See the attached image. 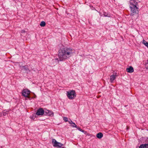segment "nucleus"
Returning <instances> with one entry per match:
<instances>
[{
  "mask_svg": "<svg viewBox=\"0 0 148 148\" xmlns=\"http://www.w3.org/2000/svg\"><path fill=\"white\" fill-rule=\"evenodd\" d=\"M143 43L146 47L148 45V43L144 40H143Z\"/></svg>",
  "mask_w": 148,
  "mask_h": 148,
  "instance_id": "14",
  "label": "nucleus"
},
{
  "mask_svg": "<svg viewBox=\"0 0 148 148\" xmlns=\"http://www.w3.org/2000/svg\"><path fill=\"white\" fill-rule=\"evenodd\" d=\"M67 96L70 99H74L76 97V93L75 90H71L67 92Z\"/></svg>",
  "mask_w": 148,
  "mask_h": 148,
  "instance_id": "3",
  "label": "nucleus"
},
{
  "mask_svg": "<svg viewBox=\"0 0 148 148\" xmlns=\"http://www.w3.org/2000/svg\"><path fill=\"white\" fill-rule=\"evenodd\" d=\"M23 67H24V69H25L26 70V71L28 70V69L27 67H26L25 66H24Z\"/></svg>",
  "mask_w": 148,
  "mask_h": 148,
  "instance_id": "19",
  "label": "nucleus"
},
{
  "mask_svg": "<svg viewBox=\"0 0 148 148\" xmlns=\"http://www.w3.org/2000/svg\"><path fill=\"white\" fill-rule=\"evenodd\" d=\"M45 25L46 23L44 21H42L40 24V25L41 27H44L45 26Z\"/></svg>",
  "mask_w": 148,
  "mask_h": 148,
  "instance_id": "13",
  "label": "nucleus"
},
{
  "mask_svg": "<svg viewBox=\"0 0 148 148\" xmlns=\"http://www.w3.org/2000/svg\"><path fill=\"white\" fill-rule=\"evenodd\" d=\"M126 70L127 72L129 73H132L134 71V69L132 66H130L129 68H127Z\"/></svg>",
  "mask_w": 148,
  "mask_h": 148,
  "instance_id": "9",
  "label": "nucleus"
},
{
  "mask_svg": "<svg viewBox=\"0 0 148 148\" xmlns=\"http://www.w3.org/2000/svg\"><path fill=\"white\" fill-rule=\"evenodd\" d=\"M63 119L65 122L68 121V118L66 117H63Z\"/></svg>",
  "mask_w": 148,
  "mask_h": 148,
  "instance_id": "16",
  "label": "nucleus"
},
{
  "mask_svg": "<svg viewBox=\"0 0 148 148\" xmlns=\"http://www.w3.org/2000/svg\"><path fill=\"white\" fill-rule=\"evenodd\" d=\"M76 128H77L80 131L83 133H84L85 134L86 132L84 131V130H83L81 129L79 127H76Z\"/></svg>",
  "mask_w": 148,
  "mask_h": 148,
  "instance_id": "15",
  "label": "nucleus"
},
{
  "mask_svg": "<svg viewBox=\"0 0 148 148\" xmlns=\"http://www.w3.org/2000/svg\"><path fill=\"white\" fill-rule=\"evenodd\" d=\"M129 7L131 11L130 16H133L139 12V5L136 0H130Z\"/></svg>",
  "mask_w": 148,
  "mask_h": 148,
  "instance_id": "2",
  "label": "nucleus"
},
{
  "mask_svg": "<svg viewBox=\"0 0 148 148\" xmlns=\"http://www.w3.org/2000/svg\"><path fill=\"white\" fill-rule=\"evenodd\" d=\"M146 142L147 143L141 145L139 146V148H148V140H146Z\"/></svg>",
  "mask_w": 148,
  "mask_h": 148,
  "instance_id": "8",
  "label": "nucleus"
},
{
  "mask_svg": "<svg viewBox=\"0 0 148 148\" xmlns=\"http://www.w3.org/2000/svg\"><path fill=\"white\" fill-rule=\"evenodd\" d=\"M45 111L42 108L38 109L36 112V114L38 115H42L43 114Z\"/></svg>",
  "mask_w": 148,
  "mask_h": 148,
  "instance_id": "7",
  "label": "nucleus"
},
{
  "mask_svg": "<svg viewBox=\"0 0 148 148\" xmlns=\"http://www.w3.org/2000/svg\"><path fill=\"white\" fill-rule=\"evenodd\" d=\"M30 91L27 89H25L22 91V95L25 97L29 98Z\"/></svg>",
  "mask_w": 148,
  "mask_h": 148,
  "instance_id": "5",
  "label": "nucleus"
},
{
  "mask_svg": "<svg viewBox=\"0 0 148 148\" xmlns=\"http://www.w3.org/2000/svg\"><path fill=\"white\" fill-rule=\"evenodd\" d=\"M69 124L72 125V126L73 127H77V126L75 124V123L71 121H69Z\"/></svg>",
  "mask_w": 148,
  "mask_h": 148,
  "instance_id": "11",
  "label": "nucleus"
},
{
  "mask_svg": "<svg viewBox=\"0 0 148 148\" xmlns=\"http://www.w3.org/2000/svg\"><path fill=\"white\" fill-rule=\"evenodd\" d=\"M104 16H105L109 17V16L108 15V14H107L106 13L104 12L103 14Z\"/></svg>",
  "mask_w": 148,
  "mask_h": 148,
  "instance_id": "17",
  "label": "nucleus"
},
{
  "mask_svg": "<svg viewBox=\"0 0 148 148\" xmlns=\"http://www.w3.org/2000/svg\"><path fill=\"white\" fill-rule=\"evenodd\" d=\"M52 142L53 146L55 147L58 148L61 147L63 145L62 144L58 142L54 139L52 140Z\"/></svg>",
  "mask_w": 148,
  "mask_h": 148,
  "instance_id": "4",
  "label": "nucleus"
},
{
  "mask_svg": "<svg viewBox=\"0 0 148 148\" xmlns=\"http://www.w3.org/2000/svg\"><path fill=\"white\" fill-rule=\"evenodd\" d=\"M146 67L147 69H148V62L146 64Z\"/></svg>",
  "mask_w": 148,
  "mask_h": 148,
  "instance_id": "18",
  "label": "nucleus"
},
{
  "mask_svg": "<svg viewBox=\"0 0 148 148\" xmlns=\"http://www.w3.org/2000/svg\"><path fill=\"white\" fill-rule=\"evenodd\" d=\"M74 53L73 49L70 48H62L59 51V58L60 61H64L67 59Z\"/></svg>",
  "mask_w": 148,
  "mask_h": 148,
  "instance_id": "1",
  "label": "nucleus"
},
{
  "mask_svg": "<svg viewBox=\"0 0 148 148\" xmlns=\"http://www.w3.org/2000/svg\"><path fill=\"white\" fill-rule=\"evenodd\" d=\"M25 32V31L24 30H22L21 31V33H24Z\"/></svg>",
  "mask_w": 148,
  "mask_h": 148,
  "instance_id": "20",
  "label": "nucleus"
},
{
  "mask_svg": "<svg viewBox=\"0 0 148 148\" xmlns=\"http://www.w3.org/2000/svg\"><path fill=\"white\" fill-rule=\"evenodd\" d=\"M116 76L115 75H113L110 76V81L111 83L113 82L114 80L116 78Z\"/></svg>",
  "mask_w": 148,
  "mask_h": 148,
  "instance_id": "10",
  "label": "nucleus"
},
{
  "mask_svg": "<svg viewBox=\"0 0 148 148\" xmlns=\"http://www.w3.org/2000/svg\"><path fill=\"white\" fill-rule=\"evenodd\" d=\"M45 112L46 115L51 116H54V113L52 111L46 110H45Z\"/></svg>",
  "mask_w": 148,
  "mask_h": 148,
  "instance_id": "6",
  "label": "nucleus"
},
{
  "mask_svg": "<svg viewBox=\"0 0 148 148\" xmlns=\"http://www.w3.org/2000/svg\"><path fill=\"white\" fill-rule=\"evenodd\" d=\"M97 137L99 138H102V133L99 132L97 135Z\"/></svg>",
  "mask_w": 148,
  "mask_h": 148,
  "instance_id": "12",
  "label": "nucleus"
}]
</instances>
